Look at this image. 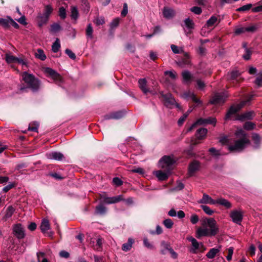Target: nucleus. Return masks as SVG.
<instances>
[{"mask_svg":"<svg viewBox=\"0 0 262 262\" xmlns=\"http://www.w3.org/2000/svg\"><path fill=\"white\" fill-rule=\"evenodd\" d=\"M14 211L15 209L12 206H9L6 210L5 214L3 218V220L5 221H7L12 216Z\"/></svg>","mask_w":262,"mask_h":262,"instance_id":"nucleus-23","label":"nucleus"},{"mask_svg":"<svg viewBox=\"0 0 262 262\" xmlns=\"http://www.w3.org/2000/svg\"><path fill=\"white\" fill-rule=\"evenodd\" d=\"M199 220V217L196 214H193L191 216L190 222L192 224H195L198 222Z\"/></svg>","mask_w":262,"mask_h":262,"instance_id":"nucleus-60","label":"nucleus"},{"mask_svg":"<svg viewBox=\"0 0 262 262\" xmlns=\"http://www.w3.org/2000/svg\"><path fill=\"white\" fill-rule=\"evenodd\" d=\"M176 162L173 156H164L159 161V166L164 169L169 170L171 171L172 166Z\"/></svg>","mask_w":262,"mask_h":262,"instance_id":"nucleus-4","label":"nucleus"},{"mask_svg":"<svg viewBox=\"0 0 262 262\" xmlns=\"http://www.w3.org/2000/svg\"><path fill=\"white\" fill-rule=\"evenodd\" d=\"M182 75L183 79V82L184 83L189 84L192 81L193 76L189 71H184L182 73Z\"/></svg>","mask_w":262,"mask_h":262,"instance_id":"nucleus-20","label":"nucleus"},{"mask_svg":"<svg viewBox=\"0 0 262 262\" xmlns=\"http://www.w3.org/2000/svg\"><path fill=\"white\" fill-rule=\"evenodd\" d=\"M46 157L49 159L60 161L63 159V155L59 152L54 151L47 153Z\"/></svg>","mask_w":262,"mask_h":262,"instance_id":"nucleus-16","label":"nucleus"},{"mask_svg":"<svg viewBox=\"0 0 262 262\" xmlns=\"http://www.w3.org/2000/svg\"><path fill=\"white\" fill-rule=\"evenodd\" d=\"M254 116V112L249 111L239 115L237 117V119L241 121H243L245 120H251L253 119Z\"/></svg>","mask_w":262,"mask_h":262,"instance_id":"nucleus-18","label":"nucleus"},{"mask_svg":"<svg viewBox=\"0 0 262 262\" xmlns=\"http://www.w3.org/2000/svg\"><path fill=\"white\" fill-rule=\"evenodd\" d=\"M93 29L91 24H89L87 26V28L86 29V36L87 38L90 39H92L93 38Z\"/></svg>","mask_w":262,"mask_h":262,"instance_id":"nucleus-37","label":"nucleus"},{"mask_svg":"<svg viewBox=\"0 0 262 262\" xmlns=\"http://www.w3.org/2000/svg\"><path fill=\"white\" fill-rule=\"evenodd\" d=\"M21 78L26 88H29L33 92L37 91L39 89L40 82L32 74L25 72L22 73Z\"/></svg>","mask_w":262,"mask_h":262,"instance_id":"nucleus-2","label":"nucleus"},{"mask_svg":"<svg viewBox=\"0 0 262 262\" xmlns=\"http://www.w3.org/2000/svg\"><path fill=\"white\" fill-rule=\"evenodd\" d=\"M201 208L208 215H212L214 211L212 210L209 207L206 205H201Z\"/></svg>","mask_w":262,"mask_h":262,"instance_id":"nucleus-43","label":"nucleus"},{"mask_svg":"<svg viewBox=\"0 0 262 262\" xmlns=\"http://www.w3.org/2000/svg\"><path fill=\"white\" fill-rule=\"evenodd\" d=\"M207 225L209 229L206 227H199L196 231V237L200 238L202 236H211L215 235L219 232V228L216 225V221L213 218L207 219L204 221L202 226L205 227Z\"/></svg>","mask_w":262,"mask_h":262,"instance_id":"nucleus-1","label":"nucleus"},{"mask_svg":"<svg viewBox=\"0 0 262 262\" xmlns=\"http://www.w3.org/2000/svg\"><path fill=\"white\" fill-rule=\"evenodd\" d=\"M6 61L9 63H18L20 64H21L23 66H27L26 61L21 58H17L10 54H6Z\"/></svg>","mask_w":262,"mask_h":262,"instance_id":"nucleus-10","label":"nucleus"},{"mask_svg":"<svg viewBox=\"0 0 262 262\" xmlns=\"http://www.w3.org/2000/svg\"><path fill=\"white\" fill-rule=\"evenodd\" d=\"M94 23L97 25H101L104 24L105 20L104 18L102 16L97 17L94 20Z\"/></svg>","mask_w":262,"mask_h":262,"instance_id":"nucleus-51","label":"nucleus"},{"mask_svg":"<svg viewBox=\"0 0 262 262\" xmlns=\"http://www.w3.org/2000/svg\"><path fill=\"white\" fill-rule=\"evenodd\" d=\"M35 57L40 59L41 60H45L46 59V56L44 53L43 50L41 49H38L36 52L35 53Z\"/></svg>","mask_w":262,"mask_h":262,"instance_id":"nucleus-35","label":"nucleus"},{"mask_svg":"<svg viewBox=\"0 0 262 262\" xmlns=\"http://www.w3.org/2000/svg\"><path fill=\"white\" fill-rule=\"evenodd\" d=\"M164 16L166 18H170L174 15V11L170 8H164L163 11Z\"/></svg>","mask_w":262,"mask_h":262,"instance_id":"nucleus-27","label":"nucleus"},{"mask_svg":"<svg viewBox=\"0 0 262 262\" xmlns=\"http://www.w3.org/2000/svg\"><path fill=\"white\" fill-rule=\"evenodd\" d=\"M49 18L43 14H39L37 17V21L38 26L41 27L44 25L46 24L48 21Z\"/></svg>","mask_w":262,"mask_h":262,"instance_id":"nucleus-21","label":"nucleus"},{"mask_svg":"<svg viewBox=\"0 0 262 262\" xmlns=\"http://www.w3.org/2000/svg\"><path fill=\"white\" fill-rule=\"evenodd\" d=\"M120 201H123V203L125 205H129L133 202L132 198H128L127 200H125L123 198V195H122L116 196V203Z\"/></svg>","mask_w":262,"mask_h":262,"instance_id":"nucleus-33","label":"nucleus"},{"mask_svg":"<svg viewBox=\"0 0 262 262\" xmlns=\"http://www.w3.org/2000/svg\"><path fill=\"white\" fill-rule=\"evenodd\" d=\"M65 52L71 59H75L76 58L75 54L70 49H67Z\"/></svg>","mask_w":262,"mask_h":262,"instance_id":"nucleus-59","label":"nucleus"},{"mask_svg":"<svg viewBox=\"0 0 262 262\" xmlns=\"http://www.w3.org/2000/svg\"><path fill=\"white\" fill-rule=\"evenodd\" d=\"M255 83L258 87L262 86V77L260 76L259 75L256 78Z\"/></svg>","mask_w":262,"mask_h":262,"instance_id":"nucleus-64","label":"nucleus"},{"mask_svg":"<svg viewBox=\"0 0 262 262\" xmlns=\"http://www.w3.org/2000/svg\"><path fill=\"white\" fill-rule=\"evenodd\" d=\"M106 209L103 204H100L96 207V213L97 214L101 215L104 214L106 212Z\"/></svg>","mask_w":262,"mask_h":262,"instance_id":"nucleus-39","label":"nucleus"},{"mask_svg":"<svg viewBox=\"0 0 262 262\" xmlns=\"http://www.w3.org/2000/svg\"><path fill=\"white\" fill-rule=\"evenodd\" d=\"M200 163L197 161H193L189 166L188 174L189 177L193 176L194 173L199 170Z\"/></svg>","mask_w":262,"mask_h":262,"instance_id":"nucleus-11","label":"nucleus"},{"mask_svg":"<svg viewBox=\"0 0 262 262\" xmlns=\"http://www.w3.org/2000/svg\"><path fill=\"white\" fill-rule=\"evenodd\" d=\"M13 233L18 239H22L25 236L24 228L20 224H16L13 227Z\"/></svg>","mask_w":262,"mask_h":262,"instance_id":"nucleus-9","label":"nucleus"},{"mask_svg":"<svg viewBox=\"0 0 262 262\" xmlns=\"http://www.w3.org/2000/svg\"><path fill=\"white\" fill-rule=\"evenodd\" d=\"M163 224L168 229L172 228L173 223L170 219H167L163 221Z\"/></svg>","mask_w":262,"mask_h":262,"instance_id":"nucleus-47","label":"nucleus"},{"mask_svg":"<svg viewBox=\"0 0 262 262\" xmlns=\"http://www.w3.org/2000/svg\"><path fill=\"white\" fill-rule=\"evenodd\" d=\"M204 124H206L205 119L200 118L192 124V125L189 128L188 131H191L198 124L202 125Z\"/></svg>","mask_w":262,"mask_h":262,"instance_id":"nucleus-38","label":"nucleus"},{"mask_svg":"<svg viewBox=\"0 0 262 262\" xmlns=\"http://www.w3.org/2000/svg\"><path fill=\"white\" fill-rule=\"evenodd\" d=\"M161 96L163 98L165 104L167 107H171L173 105H175L177 107L180 108V105L176 103L174 98L172 97L171 94H162Z\"/></svg>","mask_w":262,"mask_h":262,"instance_id":"nucleus-7","label":"nucleus"},{"mask_svg":"<svg viewBox=\"0 0 262 262\" xmlns=\"http://www.w3.org/2000/svg\"><path fill=\"white\" fill-rule=\"evenodd\" d=\"M60 48L59 39L57 38L52 46V50L53 52L57 53Z\"/></svg>","mask_w":262,"mask_h":262,"instance_id":"nucleus-36","label":"nucleus"},{"mask_svg":"<svg viewBox=\"0 0 262 262\" xmlns=\"http://www.w3.org/2000/svg\"><path fill=\"white\" fill-rule=\"evenodd\" d=\"M139 86L144 94L149 92V90L147 87V81L145 78L140 79L138 81Z\"/></svg>","mask_w":262,"mask_h":262,"instance_id":"nucleus-19","label":"nucleus"},{"mask_svg":"<svg viewBox=\"0 0 262 262\" xmlns=\"http://www.w3.org/2000/svg\"><path fill=\"white\" fill-rule=\"evenodd\" d=\"M228 96L229 95L227 92L217 93L214 95L210 102L213 104H223L225 102Z\"/></svg>","mask_w":262,"mask_h":262,"instance_id":"nucleus-5","label":"nucleus"},{"mask_svg":"<svg viewBox=\"0 0 262 262\" xmlns=\"http://www.w3.org/2000/svg\"><path fill=\"white\" fill-rule=\"evenodd\" d=\"M81 9L84 12H88L90 8L89 3L87 0H80Z\"/></svg>","mask_w":262,"mask_h":262,"instance_id":"nucleus-34","label":"nucleus"},{"mask_svg":"<svg viewBox=\"0 0 262 262\" xmlns=\"http://www.w3.org/2000/svg\"><path fill=\"white\" fill-rule=\"evenodd\" d=\"M206 123L213 124L215 125L216 122V120L215 118L209 117L207 119H205Z\"/></svg>","mask_w":262,"mask_h":262,"instance_id":"nucleus-58","label":"nucleus"},{"mask_svg":"<svg viewBox=\"0 0 262 262\" xmlns=\"http://www.w3.org/2000/svg\"><path fill=\"white\" fill-rule=\"evenodd\" d=\"M39 124L37 122H34L29 124L28 129L33 132H37Z\"/></svg>","mask_w":262,"mask_h":262,"instance_id":"nucleus-49","label":"nucleus"},{"mask_svg":"<svg viewBox=\"0 0 262 262\" xmlns=\"http://www.w3.org/2000/svg\"><path fill=\"white\" fill-rule=\"evenodd\" d=\"M134 242V241L132 238H128L127 243H124L122 245V249L124 251H128L130 250L132 245Z\"/></svg>","mask_w":262,"mask_h":262,"instance_id":"nucleus-28","label":"nucleus"},{"mask_svg":"<svg viewBox=\"0 0 262 262\" xmlns=\"http://www.w3.org/2000/svg\"><path fill=\"white\" fill-rule=\"evenodd\" d=\"M190 10L192 12L196 14H200L202 12V9L199 7H193Z\"/></svg>","mask_w":262,"mask_h":262,"instance_id":"nucleus-63","label":"nucleus"},{"mask_svg":"<svg viewBox=\"0 0 262 262\" xmlns=\"http://www.w3.org/2000/svg\"><path fill=\"white\" fill-rule=\"evenodd\" d=\"M71 19L76 21L79 17V13L76 6H72L70 8Z\"/></svg>","mask_w":262,"mask_h":262,"instance_id":"nucleus-24","label":"nucleus"},{"mask_svg":"<svg viewBox=\"0 0 262 262\" xmlns=\"http://www.w3.org/2000/svg\"><path fill=\"white\" fill-rule=\"evenodd\" d=\"M52 11V7L50 5H47L45 7V12L43 14L49 18Z\"/></svg>","mask_w":262,"mask_h":262,"instance_id":"nucleus-46","label":"nucleus"},{"mask_svg":"<svg viewBox=\"0 0 262 262\" xmlns=\"http://www.w3.org/2000/svg\"><path fill=\"white\" fill-rule=\"evenodd\" d=\"M161 246L160 253L162 255H165L166 253V251H169V249L171 248L170 244L165 241L161 242Z\"/></svg>","mask_w":262,"mask_h":262,"instance_id":"nucleus-26","label":"nucleus"},{"mask_svg":"<svg viewBox=\"0 0 262 262\" xmlns=\"http://www.w3.org/2000/svg\"><path fill=\"white\" fill-rule=\"evenodd\" d=\"M128 13V7L126 3H124L123 9L121 12V15L122 17H125Z\"/></svg>","mask_w":262,"mask_h":262,"instance_id":"nucleus-57","label":"nucleus"},{"mask_svg":"<svg viewBox=\"0 0 262 262\" xmlns=\"http://www.w3.org/2000/svg\"><path fill=\"white\" fill-rule=\"evenodd\" d=\"M244 212L241 210H233L230 214V216L233 223L238 225H241L243 218Z\"/></svg>","mask_w":262,"mask_h":262,"instance_id":"nucleus-8","label":"nucleus"},{"mask_svg":"<svg viewBox=\"0 0 262 262\" xmlns=\"http://www.w3.org/2000/svg\"><path fill=\"white\" fill-rule=\"evenodd\" d=\"M171 171L169 170L164 169V171L157 170L154 172L155 175L159 180L164 181L166 180L170 175Z\"/></svg>","mask_w":262,"mask_h":262,"instance_id":"nucleus-13","label":"nucleus"},{"mask_svg":"<svg viewBox=\"0 0 262 262\" xmlns=\"http://www.w3.org/2000/svg\"><path fill=\"white\" fill-rule=\"evenodd\" d=\"M229 75L231 80H235L239 76V73L237 71H233L231 72Z\"/></svg>","mask_w":262,"mask_h":262,"instance_id":"nucleus-56","label":"nucleus"},{"mask_svg":"<svg viewBox=\"0 0 262 262\" xmlns=\"http://www.w3.org/2000/svg\"><path fill=\"white\" fill-rule=\"evenodd\" d=\"M207 133V129L205 128H201L197 130L195 136L198 139H204Z\"/></svg>","mask_w":262,"mask_h":262,"instance_id":"nucleus-25","label":"nucleus"},{"mask_svg":"<svg viewBox=\"0 0 262 262\" xmlns=\"http://www.w3.org/2000/svg\"><path fill=\"white\" fill-rule=\"evenodd\" d=\"M249 101H243L239 104L232 105L226 115L225 119H230L232 115L239 111Z\"/></svg>","mask_w":262,"mask_h":262,"instance_id":"nucleus-6","label":"nucleus"},{"mask_svg":"<svg viewBox=\"0 0 262 262\" xmlns=\"http://www.w3.org/2000/svg\"><path fill=\"white\" fill-rule=\"evenodd\" d=\"M254 124L251 122H246L244 125V128L246 130H251L254 127Z\"/></svg>","mask_w":262,"mask_h":262,"instance_id":"nucleus-53","label":"nucleus"},{"mask_svg":"<svg viewBox=\"0 0 262 262\" xmlns=\"http://www.w3.org/2000/svg\"><path fill=\"white\" fill-rule=\"evenodd\" d=\"M11 17L7 16L6 18H0V26L8 28L10 27Z\"/></svg>","mask_w":262,"mask_h":262,"instance_id":"nucleus-32","label":"nucleus"},{"mask_svg":"<svg viewBox=\"0 0 262 262\" xmlns=\"http://www.w3.org/2000/svg\"><path fill=\"white\" fill-rule=\"evenodd\" d=\"M216 204L220 205L222 206L225 207L227 209H229L232 207L231 203L227 200L220 198L215 200Z\"/></svg>","mask_w":262,"mask_h":262,"instance_id":"nucleus-17","label":"nucleus"},{"mask_svg":"<svg viewBox=\"0 0 262 262\" xmlns=\"http://www.w3.org/2000/svg\"><path fill=\"white\" fill-rule=\"evenodd\" d=\"M239 135H241L243 138L235 141L234 145L229 146L228 149L229 150L231 151H241L249 143V140L246 138L245 134L242 130H239L236 133L237 136Z\"/></svg>","mask_w":262,"mask_h":262,"instance_id":"nucleus-3","label":"nucleus"},{"mask_svg":"<svg viewBox=\"0 0 262 262\" xmlns=\"http://www.w3.org/2000/svg\"><path fill=\"white\" fill-rule=\"evenodd\" d=\"M184 23L185 26L188 29H192L193 28L194 24L192 20L189 19V18H186L184 20Z\"/></svg>","mask_w":262,"mask_h":262,"instance_id":"nucleus-44","label":"nucleus"},{"mask_svg":"<svg viewBox=\"0 0 262 262\" xmlns=\"http://www.w3.org/2000/svg\"><path fill=\"white\" fill-rule=\"evenodd\" d=\"M50 228V225L49 222L47 219H43L42 221V222L41 223L40 225V229L41 231L43 233L46 232L47 231H48Z\"/></svg>","mask_w":262,"mask_h":262,"instance_id":"nucleus-29","label":"nucleus"},{"mask_svg":"<svg viewBox=\"0 0 262 262\" xmlns=\"http://www.w3.org/2000/svg\"><path fill=\"white\" fill-rule=\"evenodd\" d=\"M126 114L125 110H119L116 112V119H119L123 117Z\"/></svg>","mask_w":262,"mask_h":262,"instance_id":"nucleus-48","label":"nucleus"},{"mask_svg":"<svg viewBox=\"0 0 262 262\" xmlns=\"http://www.w3.org/2000/svg\"><path fill=\"white\" fill-rule=\"evenodd\" d=\"M220 251V250L219 248H212L206 254V257L210 259L213 258Z\"/></svg>","mask_w":262,"mask_h":262,"instance_id":"nucleus-30","label":"nucleus"},{"mask_svg":"<svg viewBox=\"0 0 262 262\" xmlns=\"http://www.w3.org/2000/svg\"><path fill=\"white\" fill-rule=\"evenodd\" d=\"M61 29L60 25L58 23L53 24L51 26L50 31L52 33H56Z\"/></svg>","mask_w":262,"mask_h":262,"instance_id":"nucleus-40","label":"nucleus"},{"mask_svg":"<svg viewBox=\"0 0 262 262\" xmlns=\"http://www.w3.org/2000/svg\"><path fill=\"white\" fill-rule=\"evenodd\" d=\"M59 15L62 19H65L67 16V13L65 8L63 7H61L59 10Z\"/></svg>","mask_w":262,"mask_h":262,"instance_id":"nucleus-50","label":"nucleus"},{"mask_svg":"<svg viewBox=\"0 0 262 262\" xmlns=\"http://www.w3.org/2000/svg\"><path fill=\"white\" fill-rule=\"evenodd\" d=\"M165 75H169V76L173 79H174L177 77L176 73L173 71H166L164 72Z\"/></svg>","mask_w":262,"mask_h":262,"instance_id":"nucleus-52","label":"nucleus"},{"mask_svg":"<svg viewBox=\"0 0 262 262\" xmlns=\"http://www.w3.org/2000/svg\"><path fill=\"white\" fill-rule=\"evenodd\" d=\"M102 202L105 204H113L115 203V198H104V199L102 200Z\"/></svg>","mask_w":262,"mask_h":262,"instance_id":"nucleus-55","label":"nucleus"},{"mask_svg":"<svg viewBox=\"0 0 262 262\" xmlns=\"http://www.w3.org/2000/svg\"><path fill=\"white\" fill-rule=\"evenodd\" d=\"M187 239L191 243L192 248L191 249L190 252L193 253H196L197 250L200 248V246L203 247L202 243H199L195 238L192 236L188 237Z\"/></svg>","mask_w":262,"mask_h":262,"instance_id":"nucleus-12","label":"nucleus"},{"mask_svg":"<svg viewBox=\"0 0 262 262\" xmlns=\"http://www.w3.org/2000/svg\"><path fill=\"white\" fill-rule=\"evenodd\" d=\"M209 151L211 152L213 156H218L221 155L220 151L216 150L215 148L212 147L209 149Z\"/></svg>","mask_w":262,"mask_h":262,"instance_id":"nucleus-61","label":"nucleus"},{"mask_svg":"<svg viewBox=\"0 0 262 262\" xmlns=\"http://www.w3.org/2000/svg\"><path fill=\"white\" fill-rule=\"evenodd\" d=\"M200 204H209L210 205L216 204L215 200L212 199L207 194H203L202 198L198 201Z\"/></svg>","mask_w":262,"mask_h":262,"instance_id":"nucleus-15","label":"nucleus"},{"mask_svg":"<svg viewBox=\"0 0 262 262\" xmlns=\"http://www.w3.org/2000/svg\"><path fill=\"white\" fill-rule=\"evenodd\" d=\"M144 245L148 249H154L155 248L153 245L148 241L147 238H144L143 239Z\"/></svg>","mask_w":262,"mask_h":262,"instance_id":"nucleus-54","label":"nucleus"},{"mask_svg":"<svg viewBox=\"0 0 262 262\" xmlns=\"http://www.w3.org/2000/svg\"><path fill=\"white\" fill-rule=\"evenodd\" d=\"M188 116V114H184L178 120V125L181 126L182 125L184 122L185 121V119H186V118Z\"/></svg>","mask_w":262,"mask_h":262,"instance_id":"nucleus-62","label":"nucleus"},{"mask_svg":"<svg viewBox=\"0 0 262 262\" xmlns=\"http://www.w3.org/2000/svg\"><path fill=\"white\" fill-rule=\"evenodd\" d=\"M38 262H48L47 259L45 257L43 252H39L37 254Z\"/></svg>","mask_w":262,"mask_h":262,"instance_id":"nucleus-42","label":"nucleus"},{"mask_svg":"<svg viewBox=\"0 0 262 262\" xmlns=\"http://www.w3.org/2000/svg\"><path fill=\"white\" fill-rule=\"evenodd\" d=\"M219 20L215 16H212L206 22V26L207 27L213 26L216 23H219Z\"/></svg>","mask_w":262,"mask_h":262,"instance_id":"nucleus-31","label":"nucleus"},{"mask_svg":"<svg viewBox=\"0 0 262 262\" xmlns=\"http://www.w3.org/2000/svg\"><path fill=\"white\" fill-rule=\"evenodd\" d=\"M45 72L46 74H49L54 80L55 81L61 82V77L55 71L50 68H47L45 69Z\"/></svg>","mask_w":262,"mask_h":262,"instance_id":"nucleus-14","label":"nucleus"},{"mask_svg":"<svg viewBox=\"0 0 262 262\" xmlns=\"http://www.w3.org/2000/svg\"><path fill=\"white\" fill-rule=\"evenodd\" d=\"M252 5L251 4H249L237 8L236 9V11L239 12L246 11L252 8Z\"/></svg>","mask_w":262,"mask_h":262,"instance_id":"nucleus-45","label":"nucleus"},{"mask_svg":"<svg viewBox=\"0 0 262 262\" xmlns=\"http://www.w3.org/2000/svg\"><path fill=\"white\" fill-rule=\"evenodd\" d=\"M170 47H171V50L174 54L182 53L184 52L183 48H179L176 45H171Z\"/></svg>","mask_w":262,"mask_h":262,"instance_id":"nucleus-41","label":"nucleus"},{"mask_svg":"<svg viewBox=\"0 0 262 262\" xmlns=\"http://www.w3.org/2000/svg\"><path fill=\"white\" fill-rule=\"evenodd\" d=\"M182 97L185 99L190 98L193 101H194V102H195L196 103H201L200 100L196 97L194 94L193 92H191L190 91H188V92L185 93L183 95Z\"/></svg>","mask_w":262,"mask_h":262,"instance_id":"nucleus-22","label":"nucleus"}]
</instances>
